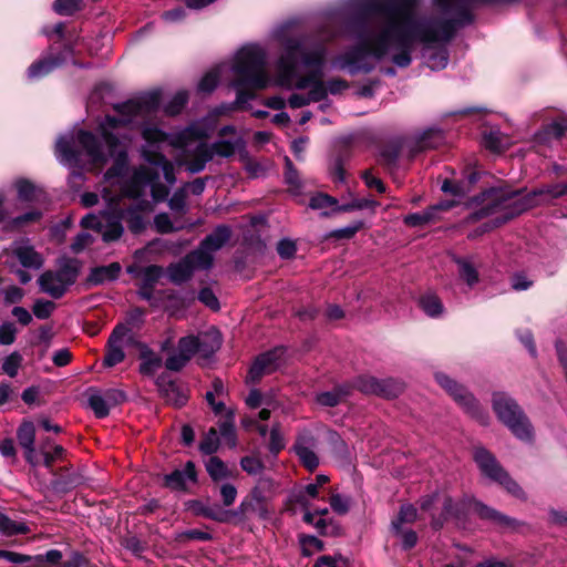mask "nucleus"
Returning a JSON list of instances; mask_svg holds the SVG:
<instances>
[{
    "instance_id": "4468645a",
    "label": "nucleus",
    "mask_w": 567,
    "mask_h": 567,
    "mask_svg": "<svg viewBox=\"0 0 567 567\" xmlns=\"http://www.w3.org/2000/svg\"><path fill=\"white\" fill-rule=\"evenodd\" d=\"M81 264L75 258L61 257L56 260L55 270L44 271L35 284H74L80 272Z\"/></svg>"
},
{
    "instance_id": "c756f323",
    "label": "nucleus",
    "mask_w": 567,
    "mask_h": 567,
    "mask_svg": "<svg viewBox=\"0 0 567 567\" xmlns=\"http://www.w3.org/2000/svg\"><path fill=\"white\" fill-rule=\"evenodd\" d=\"M87 401L90 408L93 410L97 417H105L110 413L107 399L102 394V391L90 389L87 391Z\"/></svg>"
},
{
    "instance_id": "8fccbe9b",
    "label": "nucleus",
    "mask_w": 567,
    "mask_h": 567,
    "mask_svg": "<svg viewBox=\"0 0 567 567\" xmlns=\"http://www.w3.org/2000/svg\"><path fill=\"white\" fill-rule=\"evenodd\" d=\"M189 359H187L186 355H184L178 349L176 352L172 353L165 361V367L169 371H179L182 370L187 363Z\"/></svg>"
},
{
    "instance_id": "393cba45",
    "label": "nucleus",
    "mask_w": 567,
    "mask_h": 567,
    "mask_svg": "<svg viewBox=\"0 0 567 567\" xmlns=\"http://www.w3.org/2000/svg\"><path fill=\"white\" fill-rule=\"evenodd\" d=\"M198 350L203 358H208L215 353L221 346V336L215 328L197 334Z\"/></svg>"
},
{
    "instance_id": "3c124183",
    "label": "nucleus",
    "mask_w": 567,
    "mask_h": 567,
    "mask_svg": "<svg viewBox=\"0 0 567 567\" xmlns=\"http://www.w3.org/2000/svg\"><path fill=\"white\" fill-rule=\"evenodd\" d=\"M21 360V355L17 352H13L10 355H8L2 363L3 372L11 378L16 377L20 368Z\"/></svg>"
},
{
    "instance_id": "412c9836",
    "label": "nucleus",
    "mask_w": 567,
    "mask_h": 567,
    "mask_svg": "<svg viewBox=\"0 0 567 567\" xmlns=\"http://www.w3.org/2000/svg\"><path fill=\"white\" fill-rule=\"evenodd\" d=\"M316 446V439L307 432L300 434L293 445L300 462L309 471H313L319 465V458L315 452Z\"/></svg>"
},
{
    "instance_id": "0e129e2a",
    "label": "nucleus",
    "mask_w": 567,
    "mask_h": 567,
    "mask_svg": "<svg viewBox=\"0 0 567 567\" xmlns=\"http://www.w3.org/2000/svg\"><path fill=\"white\" fill-rule=\"evenodd\" d=\"M300 543L302 546V551L306 556H310L312 554V549H316V550L323 549L322 542L315 536H302L300 538Z\"/></svg>"
},
{
    "instance_id": "a211bd4d",
    "label": "nucleus",
    "mask_w": 567,
    "mask_h": 567,
    "mask_svg": "<svg viewBox=\"0 0 567 567\" xmlns=\"http://www.w3.org/2000/svg\"><path fill=\"white\" fill-rule=\"evenodd\" d=\"M358 388L362 392L385 398H395L403 391V384L399 381L392 379L379 380L373 377L360 378L358 380Z\"/></svg>"
},
{
    "instance_id": "20e7f679",
    "label": "nucleus",
    "mask_w": 567,
    "mask_h": 567,
    "mask_svg": "<svg viewBox=\"0 0 567 567\" xmlns=\"http://www.w3.org/2000/svg\"><path fill=\"white\" fill-rule=\"evenodd\" d=\"M275 85L267 70V51L260 44L243 45L230 65L229 85L236 90V104L243 105L255 97L251 91Z\"/></svg>"
},
{
    "instance_id": "bb28decb",
    "label": "nucleus",
    "mask_w": 567,
    "mask_h": 567,
    "mask_svg": "<svg viewBox=\"0 0 567 567\" xmlns=\"http://www.w3.org/2000/svg\"><path fill=\"white\" fill-rule=\"evenodd\" d=\"M118 262H111L106 266H100L92 269L87 284H104L105 281H114L121 272Z\"/></svg>"
},
{
    "instance_id": "052dcab7",
    "label": "nucleus",
    "mask_w": 567,
    "mask_h": 567,
    "mask_svg": "<svg viewBox=\"0 0 567 567\" xmlns=\"http://www.w3.org/2000/svg\"><path fill=\"white\" fill-rule=\"evenodd\" d=\"M168 206L174 212H184L186 207V192L185 188L177 189L168 199Z\"/></svg>"
},
{
    "instance_id": "2eb2a0df",
    "label": "nucleus",
    "mask_w": 567,
    "mask_h": 567,
    "mask_svg": "<svg viewBox=\"0 0 567 567\" xmlns=\"http://www.w3.org/2000/svg\"><path fill=\"white\" fill-rule=\"evenodd\" d=\"M285 353L286 349L278 347L257 357L249 370V380L256 382L264 375L277 371L286 361Z\"/></svg>"
},
{
    "instance_id": "1a4fd4ad",
    "label": "nucleus",
    "mask_w": 567,
    "mask_h": 567,
    "mask_svg": "<svg viewBox=\"0 0 567 567\" xmlns=\"http://www.w3.org/2000/svg\"><path fill=\"white\" fill-rule=\"evenodd\" d=\"M474 460L485 476L502 485L513 496L524 498L525 494L520 486L508 476L487 450L477 447L474 452Z\"/></svg>"
},
{
    "instance_id": "774afa93",
    "label": "nucleus",
    "mask_w": 567,
    "mask_h": 567,
    "mask_svg": "<svg viewBox=\"0 0 567 567\" xmlns=\"http://www.w3.org/2000/svg\"><path fill=\"white\" fill-rule=\"evenodd\" d=\"M346 560L341 556H321L315 567H344Z\"/></svg>"
},
{
    "instance_id": "2f4dec72",
    "label": "nucleus",
    "mask_w": 567,
    "mask_h": 567,
    "mask_svg": "<svg viewBox=\"0 0 567 567\" xmlns=\"http://www.w3.org/2000/svg\"><path fill=\"white\" fill-rule=\"evenodd\" d=\"M566 130L567 125L564 122L555 121L544 126L543 130L536 134V138L537 141L547 144L553 140H559Z\"/></svg>"
},
{
    "instance_id": "aec40b11",
    "label": "nucleus",
    "mask_w": 567,
    "mask_h": 567,
    "mask_svg": "<svg viewBox=\"0 0 567 567\" xmlns=\"http://www.w3.org/2000/svg\"><path fill=\"white\" fill-rule=\"evenodd\" d=\"M71 49H65L64 52H61L54 56L49 55L44 56L35 62H33L27 71V76L31 81H37L42 79L43 76L51 73L56 68L61 66L66 62V55L71 54Z\"/></svg>"
},
{
    "instance_id": "6ab92c4d",
    "label": "nucleus",
    "mask_w": 567,
    "mask_h": 567,
    "mask_svg": "<svg viewBox=\"0 0 567 567\" xmlns=\"http://www.w3.org/2000/svg\"><path fill=\"white\" fill-rule=\"evenodd\" d=\"M199 261V258L194 251H192L178 262L172 264L167 268V276L169 280L174 284H181L188 280L194 270H207V268H204Z\"/></svg>"
},
{
    "instance_id": "f3484780",
    "label": "nucleus",
    "mask_w": 567,
    "mask_h": 567,
    "mask_svg": "<svg viewBox=\"0 0 567 567\" xmlns=\"http://www.w3.org/2000/svg\"><path fill=\"white\" fill-rule=\"evenodd\" d=\"M10 250L12 257H14L22 267L32 270H39L43 267L44 258L35 250L30 239L20 238L14 240L11 244Z\"/></svg>"
},
{
    "instance_id": "37998d69",
    "label": "nucleus",
    "mask_w": 567,
    "mask_h": 567,
    "mask_svg": "<svg viewBox=\"0 0 567 567\" xmlns=\"http://www.w3.org/2000/svg\"><path fill=\"white\" fill-rule=\"evenodd\" d=\"M18 196L20 199L31 202L37 198V188L29 181L21 179L17 184Z\"/></svg>"
},
{
    "instance_id": "69168bd1",
    "label": "nucleus",
    "mask_w": 567,
    "mask_h": 567,
    "mask_svg": "<svg viewBox=\"0 0 567 567\" xmlns=\"http://www.w3.org/2000/svg\"><path fill=\"white\" fill-rule=\"evenodd\" d=\"M93 236L89 233H80L71 244V249L73 252L79 254L84 248L89 247L93 243Z\"/></svg>"
},
{
    "instance_id": "39448f33",
    "label": "nucleus",
    "mask_w": 567,
    "mask_h": 567,
    "mask_svg": "<svg viewBox=\"0 0 567 567\" xmlns=\"http://www.w3.org/2000/svg\"><path fill=\"white\" fill-rule=\"evenodd\" d=\"M102 197L109 204L110 209L101 213L100 215H85L81 219V226L83 228L99 231L104 241H114L117 240L124 231L122 225L124 210L117 208L120 196L112 195L106 187L102 190Z\"/></svg>"
},
{
    "instance_id": "6e6d98bb",
    "label": "nucleus",
    "mask_w": 567,
    "mask_h": 567,
    "mask_svg": "<svg viewBox=\"0 0 567 567\" xmlns=\"http://www.w3.org/2000/svg\"><path fill=\"white\" fill-rule=\"evenodd\" d=\"M17 328L12 322H3L0 324V343L3 346L12 344L16 340Z\"/></svg>"
},
{
    "instance_id": "a878e982",
    "label": "nucleus",
    "mask_w": 567,
    "mask_h": 567,
    "mask_svg": "<svg viewBox=\"0 0 567 567\" xmlns=\"http://www.w3.org/2000/svg\"><path fill=\"white\" fill-rule=\"evenodd\" d=\"M140 358L142 361L140 372L143 375H154L163 364L162 358L146 346L141 347Z\"/></svg>"
},
{
    "instance_id": "7ed1b4c3",
    "label": "nucleus",
    "mask_w": 567,
    "mask_h": 567,
    "mask_svg": "<svg viewBox=\"0 0 567 567\" xmlns=\"http://www.w3.org/2000/svg\"><path fill=\"white\" fill-rule=\"evenodd\" d=\"M566 195L567 183L546 184L525 195L522 190H514L503 185L486 188L472 198L471 205L474 210L467 217V221L474 223L488 217L491 220L484 223L471 236L487 233L530 208L548 205Z\"/></svg>"
},
{
    "instance_id": "58836bf2",
    "label": "nucleus",
    "mask_w": 567,
    "mask_h": 567,
    "mask_svg": "<svg viewBox=\"0 0 567 567\" xmlns=\"http://www.w3.org/2000/svg\"><path fill=\"white\" fill-rule=\"evenodd\" d=\"M177 349L190 360L194 354L199 353L197 336L189 334L181 338Z\"/></svg>"
},
{
    "instance_id": "603ef678",
    "label": "nucleus",
    "mask_w": 567,
    "mask_h": 567,
    "mask_svg": "<svg viewBox=\"0 0 567 567\" xmlns=\"http://www.w3.org/2000/svg\"><path fill=\"white\" fill-rule=\"evenodd\" d=\"M276 249L282 259H291L297 252L296 243L289 238L279 240Z\"/></svg>"
},
{
    "instance_id": "f8f14e48",
    "label": "nucleus",
    "mask_w": 567,
    "mask_h": 567,
    "mask_svg": "<svg viewBox=\"0 0 567 567\" xmlns=\"http://www.w3.org/2000/svg\"><path fill=\"white\" fill-rule=\"evenodd\" d=\"M231 229L229 226L219 225L200 243L199 247L194 250L199 258V262L204 268L209 269L214 261V254L223 248L230 239Z\"/></svg>"
},
{
    "instance_id": "e433bc0d",
    "label": "nucleus",
    "mask_w": 567,
    "mask_h": 567,
    "mask_svg": "<svg viewBox=\"0 0 567 567\" xmlns=\"http://www.w3.org/2000/svg\"><path fill=\"white\" fill-rule=\"evenodd\" d=\"M18 441L21 447H31L34 445L35 429L32 422L24 421L18 429Z\"/></svg>"
},
{
    "instance_id": "864d4df0",
    "label": "nucleus",
    "mask_w": 567,
    "mask_h": 567,
    "mask_svg": "<svg viewBox=\"0 0 567 567\" xmlns=\"http://www.w3.org/2000/svg\"><path fill=\"white\" fill-rule=\"evenodd\" d=\"M286 171H285V181L290 186L291 190H299L301 184L298 176V172L295 169L291 161L286 157Z\"/></svg>"
},
{
    "instance_id": "338daca9",
    "label": "nucleus",
    "mask_w": 567,
    "mask_h": 567,
    "mask_svg": "<svg viewBox=\"0 0 567 567\" xmlns=\"http://www.w3.org/2000/svg\"><path fill=\"white\" fill-rule=\"evenodd\" d=\"M198 299L207 307H209L213 310L219 309V302L215 293L209 287H204L199 293Z\"/></svg>"
},
{
    "instance_id": "680f3d73",
    "label": "nucleus",
    "mask_w": 567,
    "mask_h": 567,
    "mask_svg": "<svg viewBox=\"0 0 567 567\" xmlns=\"http://www.w3.org/2000/svg\"><path fill=\"white\" fill-rule=\"evenodd\" d=\"M417 517L416 508L411 504L402 505L398 518L393 522H399L400 526L404 523H413Z\"/></svg>"
},
{
    "instance_id": "a19ab883",
    "label": "nucleus",
    "mask_w": 567,
    "mask_h": 567,
    "mask_svg": "<svg viewBox=\"0 0 567 567\" xmlns=\"http://www.w3.org/2000/svg\"><path fill=\"white\" fill-rule=\"evenodd\" d=\"M0 532L7 535L24 534L28 532V527L23 523L12 522L7 516L0 514Z\"/></svg>"
},
{
    "instance_id": "f704fd0d",
    "label": "nucleus",
    "mask_w": 567,
    "mask_h": 567,
    "mask_svg": "<svg viewBox=\"0 0 567 567\" xmlns=\"http://www.w3.org/2000/svg\"><path fill=\"white\" fill-rule=\"evenodd\" d=\"M456 264L458 266L460 276L466 284L477 282L478 274L473 258H458L456 259Z\"/></svg>"
},
{
    "instance_id": "de8ad7c7",
    "label": "nucleus",
    "mask_w": 567,
    "mask_h": 567,
    "mask_svg": "<svg viewBox=\"0 0 567 567\" xmlns=\"http://www.w3.org/2000/svg\"><path fill=\"white\" fill-rule=\"evenodd\" d=\"M54 308V302L50 300L38 299L33 305V313L38 319H47L51 316Z\"/></svg>"
},
{
    "instance_id": "a18cd8bd",
    "label": "nucleus",
    "mask_w": 567,
    "mask_h": 567,
    "mask_svg": "<svg viewBox=\"0 0 567 567\" xmlns=\"http://www.w3.org/2000/svg\"><path fill=\"white\" fill-rule=\"evenodd\" d=\"M80 8L78 0H55L53 3V10L60 16H71Z\"/></svg>"
},
{
    "instance_id": "5701e85b",
    "label": "nucleus",
    "mask_w": 567,
    "mask_h": 567,
    "mask_svg": "<svg viewBox=\"0 0 567 567\" xmlns=\"http://www.w3.org/2000/svg\"><path fill=\"white\" fill-rule=\"evenodd\" d=\"M165 485L172 489H184L188 482L196 481L195 465L188 461L184 468H177L164 477Z\"/></svg>"
},
{
    "instance_id": "09e8293b",
    "label": "nucleus",
    "mask_w": 567,
    "mask_h": 567,
    "mask_svg": "<svg viewBox=\"0 0 567 567\" xmlns=\"http://www.w3.org/2000/svg\"><path fill=\"white\" fill-rule=\"evenodd\" d=\"M319 495V486L318 484L310 483L306 485L299 493L297 494V502L300 503L305 507H309V499L317 498Z\"/></svg>"
},
{
    "instance_id": "f257e3e1",
    "label": "nucleus",
    "mask_w": 567,
    "mask_h": 567,
    "mask_svg": "<svg viewBox=\"0 0 567 567\" xmlns=\"http://www.w3.org/2000/svg\"><path fill=\"white\" fill-rule=\"evenodd\" d=\"M159 103V94L150 92L115 105L114 109L117 115H106L101 124L102 137L107 153L104 152L97 137L84 130H79L76 134H63L55 144L58 161L72 168H79L81 164V153L76 150V145L82 147L90 163L94 165L106 163L107 157L113 158L114 164L105 172L104 179L110 185H114L127 172V146L131 137H120L113 131H116L120 126L141 128L142 136L146 142V145L142 148V156L150 166L137 168L131 179L125 185H121V193L117 195L137 200L136 209L125 210L123 218L126 220L128 229L134 234H140L146 226L140 212L152 209V202L144 198L147 190H150L154 202H162L168 196V186L176 182L173 163L165 155L152 148H158L163 143L187 148L189 146L188 138L194 135L192 127L184 130L176 138L161 130L157 123L154 122Z\"/></svg>"
},
{
    "instance_id": "7c9ffc66",
    "label": "nucleus",
    "mask_w": 567,
    "mask_h": 567,
    "mask_svg": "<svg viewBox=\"0 0 567 567\" xmlns=\"http://www.w3.org/2000/svg\"><path fill=\"white\" fill-rule=\"evenodd\" d=\"M477 513L482 518L491 519L495 524L502 527H515V520L502 513L486 506L483 504H477L476 506Z\"/></svg>"
},
{
    "instance_id": "423d86ee",
    "label": "nucleus",
    "mask_w": 567,
    "mask_h": 567,
    "mask_svg": "<svg viewBox=\"0 0 567 567\" xmlns=\"http://www.w3.org/2000/svg\"><path fill=\"white\" fill-rule=\"evenodd\" d=\"M245 141L241 136L231 138H219L212 144L197 142L192 154L184 161L186 171L190 174H197L205 169L215 156L230 157L237 151L245 148Z\"/></svg>"
},
{
    "instance_id": "9b49d317",
    "label": "nucleus",
    "mask_w": 567,
    "mask_h": 567,
    "mask_svg": "<svg viewBox=\"0 0 567 567\" xmlns=\"http://www.w3.org/2000/svg\"><path fill=\"white\" fill-rule=\"evenodd\" d=\"M434 378L437 384L444 389L467 413L477 417L481 415V409L477 400L472 395V393L467 391L465 386L457 383L454 379L444 372H436Z\"/></svg>"
},
{
    "instance_id": "5fc2aeb1",
    "label": "nucleus",
    "mask_w": 567,
    "mask_h": 567,
    "mask_svg": "<svg viewBox=\"0 0 567 567\" xmlns=\"http://www.w3.org/2000/svg\"><path fill=\"white\" fill-rule=\"evenodd\" d=\"M330 506L334 513L344 515L349 512L350 498L340 494H332L330 497Z\"/></svg>"
},
{
    "instance_id": "0eeeda50",
    "label": "nucleus",
    "mask_w": 567,
    "mask_h": 567,
    "mask_svg": "<svg viewBox=\"0 0 567 567\" xmlns=\"http://www.w3.org/2000/svg\"><path fill=\"white\" fill-rule=\"evenodd\" d=\"M493 410L501 422L519 440L529 441L533 427L516 401L504 392H496L492 399Z\"/></svg>"
},
{
    "instance_id": "9d476101",
    "label": "nucleus",
    "mask_w": 567,
    "mask_h": 567,
    "mask_svg": "<svg viewBox=\"0 0 567 567\" xmlns=\"http://www.w3.org/2000/svg\"><path fill=\"white\" fill-rule=\"evenodd\" d=\"M137 295L151 307L159 308L174 315L185 306V299L173 289H156V286H140Z\"/></svg>"
},
{
    "instance_id": "dca6fc26",
    "label": "nucleus",
    "mask_w": 567,
    "mask_h": 567,
    "mask_svg": "<svg viewBox=\"0 0 567 567\" xmlns=\"http://www.w3.org/2000/svg\"><path fill=\"white\" fill-rule=\"evenodd\" d=\"M444 142L443 131L437 127H429L405 140L410 157L419 153L439 147Z\"/></svg>"
},
{
    "instance_id": "4be33fe9",
    "label": "nucleus",
    "mask_w": 567,
    "mask_h": 567,
    "mask_svg": "<svg viewBox=\"0 0 567 567\" xmlns=\"http://www.w3.org/2000/svg\"><path fill=\"white\" fill-rule=\"evenodd\" d=\"M453 200H442L435 205L430 206L424 212L409 214L404 217L403 221L410 227H422L439 218L441 212H446L454 206Z\"/></svg>"
},
{
    "instance_id": "79ce46f5",
    "label": "nucleus",
    "mask_w": 567,
    "mask_h": 567,
    "mask_svg": "<svg viewBox=\"0 0 567 567\" xmlns=\"http://www.w3.org/2000/svg\"><path fill=\"white\" fill-rule=\"evenodd\" d=\"M188 102V94L185 91L177 92L171 102L166 105L165 111L169 115L178 114Z\"/></svg>"
},
{
    "instance_id": "cd10ccee",
    "label": "nucleus",
    "mask_w": 567,
    "mask_h": 567,
    "mask_svg": "<svg viewBox=\"0 0 567 567\" xmlns=\"http://www.w3.org/2000/svg\"><path fill=\"white\" fill-rule=\"evenodd\" d=\"M340 206L334 197L322 193L312 196L309 203L311 209L322 210L323 216L341 212L339 209Z\"/></svg>"
},
{
    "instance_id": "ddd939ff",
    "label": "nucleus",
    "mask_w": 567,
    "mask_h": 567,
    "mask_svg": "<svg viewBox=\"0 0 567 567\" xmlns=\"http://www.w3.org/2000/svg\"><path fill=\"white\" fill-rule=\"evenodd\" d=\"M131 342V329L125 324H117L109 338L103 364L105 367L112 368L121 363L125 359L124 350Z\"/></svg>"
},
{
    "instance_id": "c85d7f7f",
    "label": "nucleus",
    "mask_w": 567,
    "mask_h": 567,
    "mask_svg": "<svg viewBox=\"0 0 567 567\" xmlns=\"http://www.w3.org/2000/svg\"><path fill=\"white\" fill-rule=\"evenodd\" d=\"M206 471L215 482L225 481L233 476V471L217 456H212L207 461Z\"/></svg>"
},
{
    "instance_id": "c9c22d12",
    "label": "nucleus",
    "mask_w": 567,
    "mask_h": 567,
    "mask_svg": "<svg viewBox=\"0 0 567 567\" xmlns=\"http://www.w3.org/2000/svg\"><path fill=\"white\" fill-rule=\"evenodd\" d=\"M392 529L394 534L400 537L403 549L408 550L413 548L417 543V535L412 529H404L400 526L399 522H392Z\"/></svg>"
},
{
    "instance_id": "bf43d9fd",
    "label": "nucleus",
    "mask_w": 567,
    "mask_h": 567,
    "mask_svg": "<svg viewBox=\"0 0 567 567\" xmlns=\"http://www.w3.org/2000/svg\"><path fill=\"white\" fill-rule=\"evenodd\" d=\"M484 145L493 152H499L503 147V137L498 131H491L483 136Z\"/></svg>"
},
{
    "instance_id": "4c0bfd02",
    "label": "nucleus",
    "mask_w": 567,
    "mask_h": 567,
    "mask_svg": "<svg viewBox=\"0 0 567 567\" xmlns=\"http://www.w3.org/2000/svg\"><path fill=\"white\" fill-rule=\"evenodd\" d=\"M364 226L362 220H355L344 227L334 229L330 233V237L336 239H351Z\"/></svg>"
},
{
    "instance_id": "49530a36",
    "label": "nucleus",
    "mask_w": 567,
    "mask_h": 567,
    "mask_svg": "<svg viewBox=\"0 0 567 567\" xmlns=\"http://www.w3.org/2000/svg\"><path fill=\"white\" fill-rule=\"evenodd\" d=\"M344 394L341 390L322 392L317 395V402L323 406H336Z\"/></svg>"
},
{
    "instance_id": "6e6552de",
    "label": "nucleus",
    "mask_w": 567,
    "mask_h": 567,
    "mask_svg": "<svg viewBox=\"0 0 567 567\" xmlns=\"http://www.w3.org/2000/svg\"><path fill=\"white\" fill-rule=\"evenodd\" d=\"M474 460L485 476L502 485L513 496L524 498L525 494L520 486L508 476L487 450L477 447L474 452Z\"/></svg>"
},
{
    "instance_id": "e2e57ef3",
    "label": "nucleus",
    "mask_w": 567,
    "mask_h": 567,
    "mask_svg": "<svg viewBox=\"0 0 567 567\" xmlns=\"http://www.w3.org/2000/svg\"><path fill=\"white\" fill-rule=\"evenodd\" d=\"M246 404L251 409H257L261 405H271V400L258 390H251L246 398Z\"/></svg>"
},
{
    "instance_id": "ea45409f",
    "label": "nucleus",
    "mask_w": 567,
    "mask_h": 567,
    "mask_svg": "<svg viewBox=\"0 0 567 567\" xmlns=\"http://www.w3.org/2000/svg\"><path fill=\"white\" fill-rule=\"evenodd\" d=\"M219 447V437L217 431L212 427L200 442L199 449L205 454H213Z\"/></svg>"
},
{
    "instance_id": "72a5a7b5",
    "label": "nucleus",
    "mask_w": 567,
    "mask_h": 567,
    "mask_svg": "<svg viewBox=\"0 0 567 567\" xmlns=\"http://www.w3.org/2000/svg\"><path fill=\"white\" fill-rule=\"evenodd\" d=\"M403 151H408L405 140L403 142L393 141L381 150L380 156L384 164L392 166Z\"/></svg>"
},
{
    "instance_id": "4d7b16f0",
    "label": "nucleus",
    "mask_w": 567,
    "mask_h": 567,
    "mask_svg": "<svg viewBox=\"0 0 567 567\" xmlns=\"http://www.w3.org/2000/svg\"><path fill=\"white\" fill-rule=\"evenodd\" d=\"M284 447H285V439L280 432L279 424H275L270 431L269 450L272 454H277Z\"/></svg>"
},
{
    "instance_id": "b1692460",
    "label": "nucleus",
    "mask_w": 567,
    "mask_h": 567,
    "mask_svg": "<svg viewBox=\"0 0 567 567\" xmlns=\"http://www.w3.org/2000/svg\"><path fill=\"white\" fill-rule=\"evenodd\" d=\"M230 65L229 62H221L216 65L214 69L208 71L198 83V91L203 93H210L215 90L218 82L223 79H228V73L230 74Z\"/></svg>"
},
{
    "instance_id": "f03ea898",
    "label": "nucleus",
    "mask_w": 567,
    "mask_h": 567,
    "mask_svg": "<svg viewBox=\"0 0 567 567\" xmlns=\"http://www.w3.org/2000/svg\"><path fill=\"white\" fill-rule=\"evenodd\" d=\"M337 35L326 30H320L318 35L307 34L300 30L296 20L275 25L270 39L282 50L276 62L275 85L287 90L309 87L307 96L310 103L324 100L327 89L321 76L328 49L321 37L332 40Z\"/></svg>"
},
{
    "instance_id": "13d9d810",
    "label": "nucleus",
    "mask_w": 567,
    "mask_h": 567,
    "mask_svg": "<svg viewBox=\"0 0 567 567\" xmlns=\"http://www.w3.org/2000/svg\"><path fill=\"white\" fill-rule=\"evenodd\" d=\"M378 206V203L373 199L369 198H360V199H353L350 203L342 204L339 209L342 212H352L357 209H364V208H374Z\"/></svg>"
},
{
    "instance_id": "473e14b6",
    "label": "nucleus",
    "mask_w": 567,
    "mask_h": 567,
    "mask_svg": "<svg viewBox=\"0 0 567 567\" xmlns=\"http://www.w3.org/2000/svg\"><path fill=\"white\" fill-rule=\"evenodd\" d=\"M419 306L426 316L432 318L440 317L444 311V307L440 298L433 293L423 295L419 299Z\"/></svg>"
},
{
    "instance_id": "c03bdc74",
    "label": "nucleus",
    "mask_w": 567,
    "mask_h": 567,
    "mask_svg": "<svg viewBox=\"0 0 567 567\" xmlns=\"http://www.w3.org/2000/svg\"><path fill=\"white\" fill-rule=\"evenodd\" d=\"M219 432L220 436L230 447L236 445V431L231 417L219 423Z\"/></svg>"
}]
</instances>
